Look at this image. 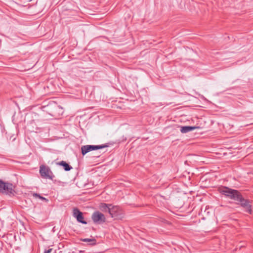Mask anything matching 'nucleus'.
<instances>
[{"mask_svg": "<svg viewBox=\"0 0 253 253\" xmlns=\"http://www.w3.org/2000/svg\"><path fill=\"white\" fill-rule=\"evenodd\" d=\"M40 173L41 176L44 178L53 180L55 177L53 172L50 168L46 166L42 165L40 167Z\"/></svg>", "mask_w": 253, "mask_h": 253, "instance_id": "1", "label": "nucleus"}, {"mask_svg": "<svg viewBox=\"0 0 253 253\" xmlns=\"http://www.w3.org/2000/svg\"><path fill=\"white\" fill-rule=\"evenodd\" d=\"M0 192L6 194H13V185L9 182H5L0 179Z\"/></svg>", "mask_w": 253, "mask_h": 253, "instance_id": "2", "label": "nucleus"}, {"mask_svg": "<svg viewBox=\"0 0 253 253\" xmlns=\"http://www.w3.org/2000/svg\"><path fill=\"white\" fill-rule=\"evenodd\" d=\"M111 216L115 219H121L123 217V213L121 209L118 206H112L108 209V211Z\"/></svg>", "mask_w": 253, "mask_h": 253, "instance_id": "3", "label": "nucleus"}, {"mask_svg": "<svg viewBox=\"0 0 253 253\" xmlns=\"http://www.w3.org/2000/svg\"><path fill=\"white\" fill-rule=\"evenodd\" d=\"M108 145L107 144H103V145H86L82 146L81 147L82 154L84 156L88 152L93 151L97 150L98 149H103L108 147Z\"/></svg>", "mask_w": 253, "mask_h": 253, "instance_id": "4", "label": "nucleus"}, {"mask_svg": "<svg viewBox=\"0 0 253 253\" xmlns=\"http://www.w3.org/2000/svg\"><path fill=\"white\" fill-rule=\"evenodd\" d=\"M237 204L240 205L245 209V211L249 213H252L251 201L249 199H245L242 195L237 202Z\"/></svg>", "mask_w": 253, "mask_h": 253, "instance_id": "5", "label": "nucleus"}, {"mask_svg": "<svg viewBox=\"0 0 253 253\" xmlns=\"http://www.w3.org/2000/svg\"><path fill=\"white\" fill-rule=\"evenodd\" d=\"M91 219L94 223L97 224H102L106 221L105 215L99 211H95L92 213Z\"/></svg>", "mask_w": 253, "mask_h": 253, "instance_id": "6", "label": "nucleus"}, {"mask_svg": "<svg viewBox=\"0 0 253 253\" xmlns=\"http://www.w3.org/2000/svg\"><path fill=\"white\" fill-rule=\"evenodd\" d=\"M73 216L77 219V221L83 224H87V222L84 220L83 213L78 208L73 209Z\"/></svg>", "mask_w": 253, "mask_h": 253, "instance_id": "7", "label": "nucleus"}, {"mask_svg": "<svg viewBox=\"0 0 253 253\" xmlns=\"http://www.w3.org/2000/svg\"><path fill=\"white\" fill-rule=\"evenodd\" d=\"M233 189L230 188L226 186H221L218 188V191L222 195H225L226 197H229Z\"/></svg>", "mask_w": 253, "mask_h": 253, "instance_id": "8", "label": "nucleus"}, {"mask_svg": "<svg viewBox=\"0 0 253 253\" xmlns=\"http://www.w3.org/2000/svg\"><path fill=\"white\" fill-rule=\"evenodd\" d=\"M231 193L228 198L237 202H238L242 195L241 193L239 191L235 189H233Z\"/></svg>", "mask_w": 253, "mask_h": 253, "instance_id": "9", "label": "nucleus"}, {"mask_svg": "<svg viewBox=\"0 0 253 253\" xmlns=\"http://www.w3.org/2000/svg\"><path fill=\"white\" fill-rule=\"evenodd\" d=\"M199 126H180V131L182 133H186L189 131H191L196 129L199 128Z\"/></svg>", "mask_w": 253, "mask_h": 253, "instance_id": "10", "label": "nucleus"}, {"mask_svg": "<svg viewBox=\"0 0 253 253\" xmlns=\"http://www.w3.org/2000/svg\"><path fill=\"white\" fill-rule=\"evenodd\" d=\"M56 165L62 166L65 171H69L73 169L72 166L64 161L56 163Z\"/></svg>", "mask_w": 253, "mask_h": 253, "instance_id": "11", "label": "nucleus"}, {"mask_svg": "<svg viewBox=\"0 0 253 253\" xmlns=\"http://www.w3.org/2000/svg\"><path fill=\"white\" fill-rule=\"evenodd\" d=\"M81 241L84 242H89V245L93 246L96 245V240L95 238L89 239V238H83L80 240Z\"/></svg>", "mask_w": 253, "mask_h": 253, "instance_id": "12", "label": "nucleus"}, {"mask_svg": "<svg viewBox=\"0 0 253 253\" xmlns=\"http://www.w3.org/2000/svg\"><path fill=\"white\" fill-rule=\"evenodd\" d=\"M112 207V205L111 204H107L105 203L101 204V208L103 210L108 211V209H110V207Z\"/></svg>", "mask_w": 253, "mask_h": 253, "instance_id": "13", "label": "nucleus"}, {"mask_svg": "<svg viewBox=\"0 0 253 253\" xmlns=\"http://www.w3.org/2000/svg\"><path fill=\"white\" fill-rule=\"evenodd\" d=\"M40 199L43 201H45V202H47L48 201L46 198H45L42 196H41V197H40Z\"/></svg>", "mask_w": 253, "mask_h": 253, "instance_id": "14", "label": "nucleus"}, {"mask_svg": "<svg viewBox=\"0 0 253 253\" xmlns=\"http://www.w3.org/2000/svg\"><path fill=\"white\" fill-rule=\"evenodd\" d=\"M52 249H49L47 250H45L44 253H50L52 251Z\"/></svg>", "mask_w": 253, "mask_h": 253, "instance_id": "15", "label": "nucleus"}, {"mask_svg": "<svg viewBox=\"0 0 253 253\" xmlns=\"http://www.w3.org/2000/svg\"><path fill=\"white\" fill-rule=\"evenodd\" d=\"M33 196L35 197H38L39 198H40V197H41V195L37 193H34Z\"/></svg>", "mask_w": 253, "mask_h": 253, "instance_id": "16", "label": "nucleus"}, {"mask_svg": "<svg viewBox=\"0 0 253 253\" xmlns=\"http://www.w3.org/2000/svg\"><path fill=\"white\" fill-rule=\"evenodd\" d=\"M20 70L21 71H25V70H26V69H21V70Z\"/></svg>", "mask_w": 253, "mask_h": 253, "instance_id": "17", "label": "nucleus"}]
</instances>
